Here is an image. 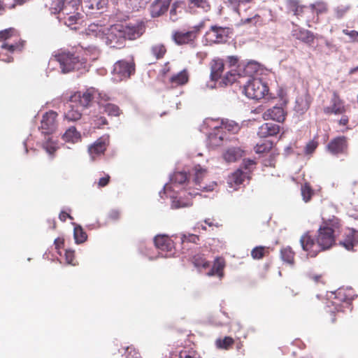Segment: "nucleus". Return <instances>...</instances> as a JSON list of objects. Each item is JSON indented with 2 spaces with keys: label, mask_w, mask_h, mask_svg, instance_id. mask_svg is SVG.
<instances>
[{
  "label": "nucleus",
  "mask_w": 358,
  "mask_h": 358,
  "mask_svg": "<svg viewBox=\"0 0 358 358\" xmlns=\"http://www.w3.org/2000/svg\"><path fill=\"white\" fill-rule=\"evenodd\" d=\"M243 92L251 99L259 100L268 94V87L260 78H249Z\"/></svg>",
  "instance_id": "nucleus-8"
},
{
  "label": "nucleus",
  "mask_w": 358,
  "mask_h": 358,
  "mask_svg": "<svg viewBox=\"0 0 358 358\" xmlns=\"http://www.w3.org/2000/svg\"><path fill=\"white\" fill-rule=\"evenodd\" d=\"M240 16L241 17V19L239 24L242 25L250 24L256 26L261 20V17L257 13H252L251 15L248 17H243L241 13V15Z\"/></svg>",
  "instance_id": "nucleus-33"
},
{
  "label": "nucleus",
  "mask_w": 358,
  "mask_h": 358,
  "mask_svg": "<svg viewBox=\"0 0 358 358\" xmlns=\"http://www.w3.org/2000/svg\"><path fill=\"white\" fill-rule=\"evenodd\" d=\"M325 45L329 50L330 52H332L336 51V45L334 44H333L331 41L326 40Z\"/></svg>",
  "instance_id": "nucleus-63"
},
{
  "label": "nucleus",
  "mask_w": 358,
  "mask_h": 358,
  "mask_svg": "<svg viewBox=\"0 0 358 358\" xmlns=\"http://www.w3.org/2000/svg\"><path fill=\"white\" fill-rule=\"evenodd\" d=\"M241 73L243 76H248L249 78H252V75L257 72L259 69V64L257 62L250 61L246 64H242Z\"/></svg>",
  "instance_id": "nucleus-30"
},
{
  "label": "nucleus",
  "mask_w": 358,
  "mask_h": 358,
  "mask_svg": "<svg viewBox=\"0 0 358 358\" xmlns=\"http://www.w3.org/2000/svg\"><path fill=\"white\" fill-rule=\"evenodd\" d=\"M109 180H110V176L108 175L100 178L99 180V183H98L99 186V187H105L106 185H108Z\"/></svg>",
  "instance_id": "nucleus-61"
},
{
  "label": "nucleus",
  "mask_w": 358,
  "mask_h": 358,
  "mask_svg": "<svg viewBox=\"0 0 358 358\" xmlns=\"http://www.w3.org/2000/svg\"><path fill=\"white\" fill-rule=\"evenodd\" d=\"M166 50L164 45L156 44L152 46L151 52L157 59H161L164 57Z\"/></svg>",
  "instance_id": "nucleus-38"
},
{
  "label": "nucleus",
  "mask_w": 358,
  "mask_h": 358,
  "mask_svg": "<svg viewBox=\"0 0 358 358\" xmlns=\"http://www.w3.org/2000/svg\"><path fill=\"white\" fill-rule=\"evenodd\" d=\"M299 6L297 0H287V8L289 12L293 13L297 12V8Z\"/></svg>",
  "instance_id": "nucleus-50"
},
{
  "label": "nucleus",
  "mask_w": 358,
  "mask_h": 358,
  "mask_svg": "<svg viewBox=\"0 0 358 358\" xmlns=\"http://www.w3.org/2000/svg\"><path fill=\"white\" fill-rule=\"evenodd\" d=\"M224 64L221 59H215L210 64V80L216 81L220 77L224 71Z\"/></svg>",
  "instance_id": "nucleus-24"
},
{
  "label": "nucleus",
  "mask_w": 358,
  "mask_h": 358,
  "mask_svg": "<svg viewBox=\"0 0 358 358\" xmlns=\"http://www.w3.org/2000/svg\"><path fill=\"white\" fill-rule=\"evenodd\" d=\"M108 141V136H102L89 147L88 152L92 161H94L96 157L104 153Z\"/></svg>",
  "instance_id": "nucleus-17"
},
{
  "label": "nucleus",
  "mask_w": 358,
  "mask_h": 358,
  "mask_svg": "<svg viewBox=\"0 0 358 358\" xmlns=\"http://www.w3.org/2000/svg\"><path fill=\"white\" fill-rule=\"evenodd\" d=\"M317 148V143L315 142H310L308 143L305 148L306 152L307 154H311L314 152L315 148Z\"/></svg>",
  "instance_id": "nucleus-58"
},
{
  "label": "nucleus",
  "mask_w": 358,
  "mask_h": 358,
  "mask_svg": "<svg viewBox=\"0 0 358 358\" xmlns=\"http://www.w3.org/2000/svg\"><path fill=\"white\" fill-rule=\"evenodd\" d=\"M241 77H243L241 73V65H238V69H231L230 71L227 73L222 79V83L225 85L232 84L236 81L238 78Z\"/></svg>",
  "instance_id": "nucleus-31"
},
{
  "label": "nucleus",
  "mask_w": 358,
  "mask_h": 358,
  "mask_svg": "<svg viewBox=\"0 0 358 358\" xmlns=\"http://www.w3.org/2000/svg\"><path fill=\"white\" fill-rule=\"evenodd\" d=\"M120 217V211L117 209L111 210L108 215V219L113 221L117 220Z\"/></svg>",
  "instance_id": "nucleus-54"
},
{
  "label": "nucleus",
  "mask_w": 358,
  "mask_h": 358,
  "mask_svg": "<svg viewBox=\"0 0 358 358\" xmlns=\"http://www.w3.org/2000/svg\"><path fill=\"white\" fill-rule=\"evenodd\" d=\"M343 33L347 36H348L351 41H356L358 38V31L355 30L349 31L348 29H343Z\"/></svg>",
  "instance_id": "nucleus-53"
},
{
  "label": "nucleus",
  "mask_w": 358,
  "mask_h": 358,
  "mask_svg": "<svg viewBox=\"0 0 358 358\" xmlns=\"http://www.w3.org/2000/svg\"><path fill=\"white\" fill-rule=\"evenodd\" d=\"M187 180V176L185 171L175 172L170 177V182L166 183L164 186L162 191L159 192V196L163 198V194H169V196L172 199L171 208L173 209H178L192 206L191 201L189 200L183 201L181 200V196L178 197L175 194L177 193Z\"/></svg>",
  "instance_id": "nucleus-4"
},
{
  "label": "nucleus",
  "mask_w": 358,
  "mask_h": 358,
  "mask_svg": "<svg viewBox=\"0 0 358 358\" xmlns=\"http://www.w3.org/2000/svg\"><path fill=\"white\" fill-rule=\"evenodd\" d=\"M222 127L224 131L225 129H227L228 131H234L238 129V125L234 122H231L230 123H229V124Z\"/></svg>",
  "instance_id": "nucleus-60"
},
{
  "label": "nucleus",
  "mask_w": 358,
  "mask_h": 358,
  "mask_svg": "<svg viewBox=\"0 0 358 358\" xmlns=\"http://www.w3.org/2000/svg\"><path fill=\"white\" fill-rule=\"evenodd\" d=\"M203 26L204 22H201L199 24L194 26L190 31H175L173 32L172 39L178 45L189 43L195 39L197 34Z\"/></svg>",
  "instance_id": "nucleus-11"
},
{
  "label": "nucleus",
  "mask_w": 358,
  "mask_h": 358,
  "mask_svg": "<svg viewBox=\"0 0 358 358\" xmlns=\"http://www.w3.org/2000/svg\"><path fill=\"white\" fill-rule=\"evenodd\" d=\"M292 33L294 38L305 43L311 44L313 42L314 36L310 31L295 26Z\"/></svg>",
  "instance_id": "nucleus-21"
},
{
  "label": "nucleus",
  "mask_w": 358,
  "mask_h": 358,
  "mask_svg": "<svg viewBox=\"0 0 358 358\" xmlns=\"http://www.w3.org/2000/svg\"><path fill=\"white\" fill-rule=\"evenodd\" d=\"M89 33H94L110 48H121L124 46L127 39L134 40L142 34L138 26L113 24L109 27L92 24L88 28Z\"/></svg>",
  "instance_id": "nucleus-1"
},
{
  "label": "nucleus",
  "mask_w": 358,
  "mask_h": 358,
  "mask_svg": "<svg viewBox=\"0 0 358 358\" xmlns=\"http://www.w3.org/2000/svg\"><path fill=\"white\" fill-rule=\"evenodd\" d=\"M57 6L66 16L64 18V23L71 29L76 30L78 25L83 22L81 13L78 10L80 6L81 0H57Z\"/></svg>",
  "instance_id": "nucleus-6"
},
{
  "label": "nucleus",
  "mask_w": 358,
  "mask_h": 358,
  "mask_svg": "<svg viewBox=\"0 0 358 358\" xmlns=\"http://www.w3.org/2000/svg\"><path fill=\"white\" fill-rule=\"evenodd\" d=\"M193 263L196 267L207 268L210 266V263L200 256L194 257Z\"/></svg>",
  "instance_id": "nucleus-45"
},
{
  "label": "nucleus",
  "mask_w": 358,
  "mask_h": 358,
  "mask_svg": "<svg viewBox=\"0 0 358 358\" xmlns=\"http://www.w3.org/2000/svg\"><path fill=\"white\" fill-rule=\"evenodd\" d=\"M243 153V150L238 147L229 148L223 154V157L227 162H234L240 159Z\"/></svg>",
  "instance_id": "nucleus-27"
},
{
  "label": "nucleus",
  "mask_w": 358,
  "mask_h": 358,
  "mask_svg": "<svg viewBox=\"0 0 358 358\" xmlns=\"http://www.w3.org/2000/svg\"><path fill=\"white\" fill-rule=\"evenodd\" d=\"M255 165V162L252 159H244L242 164V168L238 169L229 176L227 184L229 187L234 190L237 189V186L243 184L244 181L250 178V174Z\"/></svg>",
  "instance_id": "nucleus-9"
},
{
  "label": "nucleus",
  "mask_w": 358,
  "mask_h": 358,
  "mask_svg": "<svg viewBox=\"0 0 358 358\" xmlns=\"http://www.w3.org/2000/svg\"><path fill=\"white\" fill-rule=\"evenodd\" d=\"M23 46V42L22 43H11L8 44V43L3 42L1 47L3 49H8V50L10 52H13L15 50L20 51Z\"/></svg>",
  "instance_id": "nucleus-42"
},
{
  "label": "nucleus",
  "mask_w": 358,
  "mask_h": 358,
  "mask_svg": "<svg viewBox=\"0 0 358 358\" xmlns=\"http://www.w3.org/2000/svg\"><path fill=\"white\" fill-rule=\"evenodd\" d=\"M62 138L64 142L74 144L81 140V135L76 128L72 126L66 129Z\"/></svg>",
  "instance_id": "nucleus-26"
},
{
  "label": "nucleus",
  "mask_w": 358,
  "mask_h": 358,
  "mask_svg": "<svg viewBox=\"0 0 358 358\" xmlns=\"http://www.w3.org/2000/svg\"><path fill=\"white\" fill-rule=\"evenodd\" d=\"M135 71L133 62L124 59L116 62L111 71V79L114 83H120L128 79Z\"/></svg>",
  "instance_id": "nucleus-10"
},
{
  "label": "nucleus",
  "mask_w": 358,
  "mask_h": 358,
  "mask_svg": "<svg viewBox=\"0 0 358 358\" xmlns=\"http://www.w3.org/2000/svg\"><path fill=\"white\" fill-rule=\"evenodd\" d=\"M345 111L343 102L340 99L336 92L333 94L331 99V105L324 108V112L326 114H343Z\"/></svg>",
  "instance_id": "nucleus-18"
},
{
  "label": "nucleus",
  "mask_w": 358,
  "mask_h": 358,
  "mask_svg": "<svg viewBox=\"0 0 358 358\" xmlns=\"http://www.w3.org/2000/svg\"><path fill=\"white\" fill-rule=\"evenodd\" d=\"M154 243L162 257H169L173 254L174 243L166 235H157L154 238Z\"/></svg>",
  "instance_id": "nucleus-14"
},
{
  "label": "nucleus",
  "mask_w": 358,
  "mask_h": 358,
  "mask_svg": "<svg viewBox=\"0 0 358 358\" xmlns=\"http://www.w3.org/2000/svg\"><path fill=\"white\" fill-rule=\"evenodd\" d=\"M280 131V126L272 122L263 124L259 127L257 135L260 138H266L277 135Z\"/></svg>",
  "instance_id": "nucleus-20"
},
{
  "label": "nucleus",
  "mask_w": 358,
  "mask_h": 358,
  "mask_svg": "<svg viewBox=\"0 0 358 358\" xmlns=\"http://www.w3.org/2000/svg\"><path fill=\"white\" fill-rule=\"evenodd\" d=\"M358 243V231L350 229L346 235L344 241H341L340 244L346 250H352L355 245Z\"/></svg>",
  "instance_id": "nucleus-25"
},
{
  "label": "nucleus",
  "mask_w": 358,
  "mask_h": 358,
  "mask_svg": "<svg viewBox=\"0 0 358 358\" xmlns=\"http://www.w3.org/2000/svg\"><path fill=\"white\" fill-rule=\"evenodd\" d=\"M178 19L177 9L175 5H173L170 10V20L173 22L177 21Z\"/></svg>",
  "instance_id": "nucleus-59"
},
{
  "label": "nucleus",
  "mask_w": 358,
  "mask_h": 358,
  "mask_svg": "<svg viewBox=\"0 0 358 358\" xmlns=\"http://www.w3.org/2000/svg\"><path fill=\"white\" fill-rule=\"evenodd\" d=\"M224 266V260L221 257H217L214 261L212 268L208 272L207 275L208 276L217 275L219 278H222Z\"/></svg>",
  "instance_id": "nucleus-29"
},
{
  "label": "nucleus",
  "mask_w": 358,
  "mask_h": 358,
  "mask_svg": "<svg viewBox=\"0 0 358 358\" xmlns=\"http://www.w3.org/2000/svg\"><path fill=\"white\" fill-rule=\"evenodd\" d=\"M230 33L231 29L229 27L213 25L206 32V36L210 43H222L227 41Z\"/></svg>",
  "instance_id": "nucleus-13"
},
{
  "label": "nucleus",
  "mask_w": 358,
  "mask_h": 358,
  "mask_svg": "<svg viewBox=\"0 0 358 358\" xmlns=\"http://www.w3.org/2000/svg\"><path fill=\"white\" fill-rule=\"evenodd\" d=\"M265 250H266V248L263 247V246L255 247L251 251V255H252V258L255 259H262L264 255Z\"/></svg>",
  "instance_id": "nucleus-44"
},
{
  "label": "nucleus",
  "mask_w": 358,
  "mask_h": 358,
  "mask_svg": "<svg viewBox=\"0 0 358 358\" xmlns=\"http://www.w3.org/2000/svg\"><path fill=\"white\" fill-rule=\"evenodd\" d=\"M253 0H228V6L234 12L241 15L240 6L252 2Z\"/></svg>",
  "instance_id": "nucleus-36"
},
{
  "label": "nucleus",
  "mask_w": 358,
  "mask_h": 358,
  "mask_svg": "<svg viewBox=\"0 0 358 358\" xmlns=\"http://www.w3.org/2000/svg\"><path fill=\"white\" fill-rule=\"evenodd\" d=\"M272 147V143L268 142L262 144H257L255 148V152L257 153H263L268 151Z\"/></svg>",
  "instance_id": "nucleus-48"
},
{
  "label": "nucleus",
  "mask_w": 358,
  "mask_h": 358,
  "mask_svg": "<svg viewBox=\"0 0 358 358\" xmlns=\"http://www.w3.org/2000/svg\"><path fill=\"white\" fill-rule=\"evenodd\" d=\"M179 358H198V357L194 352L184 350L180 352Z\"/></svg>",
  "instance_id": "nucleus-55"
},
{
  "label": "nucleus",
  "mask_w": 358,
  "mask_h": 358,
  "mask_svg": "<svg viewBox=\"0 0 358 358\" xmlns=\"http://www.w3.org/2000/svg\"><path fill=\"white\" fill-rule=\"evenodd\" d=\"M194 183L196 186L195 189L191 191L188 190L187 194L191 196H194L196 195H200L201 193L198 191L201 192H210L213 191L214 187L216 185L215 182H212L209 185L203 186L201 182L205 176L206 170L202 169L200 166H196L194 169Z\"/></svg>",
  "instance_id": "nucleus-12"
},
{
  "label": "nucleus",
  "mask_w": 358,
  "mask_h": 358,
  "mask_svg": "<svg viewBox=\"0 0 358 358\" xmlns=\"http://www.w3.org/2000/svg\"><path fill=\"white\" fill-rule=\"evenodd\" d=\"M150 0H129L131 4H133L135 7L142 8L144 7Z\"/></svg>",
  "instance_id": "nucleus-57"
},
{
  "label": "nucleus",
  "mask_w": 358,
  "mask_h": 358,
  "mask_svg": "<svg viewBox=\"0 0 358 358\" xmlns=\"http://www.w3.org/2000/svg\"><path fill=\"white\" fill-rule=\"evenodd\" d=\"M108 5V0H81L82 10L88 14H94L96 11L102 12Z\"/></svg>",
  "instance_id": "nucleus-16"
},
{
  "label": "nucleus",
  "mask_w": 358,
  "mask_h": 358,
  "mask_svg": "<svg viewBox=\"0 0 358 358\" xmlns=\"http://www.w3.org/2000/svg\"><path fill=\"white\" fill-rule=\"evenodd\" d=\"M331 295H334V299H337L338 301L347 302L349 303L348 301L352 299V297L345 294L344 290L342 289H338L335 292H331Z\"/></svg>",
  "instance_id": "nucleus-40"
},
{
  "label": "nucleus",
  "mask_w": 358,
  "mask_h": 358,
  "mask_svg": "<svg viewBox=\"0 0 358 358\" xmlns=\"http://www.w3.org/2000/svg\"><path fill=\"white\" fill-rule=\"evenodd\" d=\"M190 8L196 7L201 9L203 12H208L210 9V6L207 0H187Z\"/></svg>",
  "instance_id": "nucleus-35"
},
{
  "label": "nucleus",
  "mask_w": 358,
  "mask_h": 358,
  "mask_svg": "<svg viewBox=\"0 0 358 358\" xmlns=\"http://www.w3.org/2000/svg\"><path fill=\"white\" fill-rule=\"evenodd\" d=\"M347 148L346 138L339 136L331 140L327 145L328 150L333 155H338L345 151Z\"/></svg>",
  "instance_id": "nucleus-19"
},
{
  "label": "nucleus",
  "mask_w": 358,
  "mask_h": 358,
  "mask_svg": "<svg viewBox=\"0 0 358 358\" xmlns=\"http://www.w3.org/2000/svg\"><path fill=\"white\" fill-rule=\"evenodd\" d=\"M332 306H334V308H331L329 306V310H327V311L331 312V313H334L335 311L339 312L341 310V306L337 303L336 301H332Z\"/></svg>",
  "instance_id": "nucleus-62"
},
{
  "label": "nucleus",
  "mask_w": 358,
  "mask_h": 358,
  "mask_svg": "<svg viewBox=\"0 0 358 358\" xmlns=\"http://www.w3.org/2000/svg\"><path fill=\"white\" fill-rule=\"evenodd\" d=\"M65 259L67 264L75 265L76 264L73 263L74 250H66L65 252Z\"/></svg>",
  "instance_id": "nucleus-52"
},
{
  "label": "nucleus",
  "mask_w": 358,
  "mask_h": 358,
  "mask_svg": "<svg viewBox=\"0 0 358 358\" xmlns=\"http://www.w3.org/2000/svg\"><path fill=\"white\" fill-rule=\"evenodd\" d=\"M12 37H18V32L14 28H8L0 31V40L6 41Z\"/></svg>",
  "instance_id": "nucleus-37"
},
{
  "label": "nucleus",
  "mask_w": 358,
  "mask_h": 358,
  "mask_svg": "<svg viewBox=\"0 0 358 358\" xmlns=\"http://www.w3.org/2000/svg\"><path fill=\"white\" fill-rule=\"evenodd\" d=\"M103 110L110 116H119L120 108L117 106L113 103H107L103 106Z\"/></svg>",
  "instance_id": "nucleus-39"
},
{
  "label": "nucleus",
  "mask_w": 358,
  "mask_h": 358,
  "mask_svg": "<svg viewBox=\"0 0 358 358\" xmlns=\"http://www.w3.org/2000/svg\"><path fill=\"white\" fill-rule=\"evenodd\" d=\"M73 238L76 244L83 243L87 241V235L80 225L73 223Z\"/></svg>",
  "instance_id": "nucleus-32"
},
{
  "label": "nucleus",
  "mask_w": 358,
  "mask_h": 358,
  "mask_svg": "<svg viewBox=\"0 0 358 358\" xmlns=\"http://www.w3.org/2000/svg\"><path fill=\"white\" fill-rule=\"evenodd\" d=\"M124 351L126 358H141L139 353L132 346L127 347Z\"/></svg>",
  "instance_id": "nucleus-47"
},
{
  "label": "nucleus",
  "mask_w": 358,
  "mask_h": 358,
  "mask_svg": "<svg viewBox=\"0 0 358 358\" xmlns=\"http://www.w3.org/2000/svg\"><path fill=\"white\" fill-rule=\"evenodd\" d=\"M91 119L94 124L98 127L107 124V120L105 117L99 115H92Z\"/></svg>",
  "instance_id": "nucleus-46"
},
{
  "label": "nucleus",
  "mask_w": 358,
  "mask_h": 358,
  "mask_svg": "<svg viewBox=\"0 0 358 358\" xmlns=\"http://www.w3.org/2000/svg\"><path fill=\"white\" fill-rule=\"evenodd\" d=\"M189 80V76L187 70L183 69L179 73L172 76L170 78V83L172 87L185 85Z\"/></svg>",
  "instance_id": "nucleus-28"
},
{
  "label": "nucleus",
  "mask_w": 358,
  "mask_h": 358,
  "mask_svg": "<svg viewBox=\"0 0 358 358\" xmlns=\"http://www.w3.org/2000/svg\"><path fill=\"white\" fill-rule=\"evenodd\" d=\"M169 0H155L150 6V14L152 17H157L163 15L169 8Z\"/></svg>",
  "instance_id": "nucleus-22"
},
{
  "label": "nucleus",
  "mask_w": 358,
  "mask_h": 358,
  "mask_svg": "<svg viewBox=\"0 0 358 358\" xmlns=\"http://www.w3.org/2000/svg\"><path fill=\"white\" fill-rule=\"evenodd\" d=\"M301 191L303 200L305 202H308V201H310L313 195V190L310 186L306 183L305 185L301 186Z\"/></svg>",
  "instance_id": "nucleus-41"
},
{
  "label": "nucleus",
  "mask_w": 358,
  "mask_h": 358,
  "mask_svg": "<svg viewBox=\"0 0 358 358\" xmlns=\"http://www.w3.org/2000/svg\"><path fill=\"white\" fill-rule=\"evenodd\" d=\"M280 256L283 262L293 265L294 253L290 247L282 248L280 250Z\"/></svg>",
  "instance_id": "nucleus-34"
},
{
  "label": "nucleus",
  "mask_w": 358,
  "mask_h": 358,
  "mask_svg": "<svg viewBox=\"0 0 358 358\" xmlns=\"http://www.w3.org/2000/svg\"><path fill=\"white\" fill-rule=\"evenodd\" d=\"M335 242L334 230L332 228L324 226L318 229L317 241L307 233L300 238V243L303 250L308 252L311 257H315L318 252L330 248Z\"/></svg>",
  "instance_id": "nucleus-3"
},
{
  "label": "nucleus",
  "mask_w": 358,
  "mask_h": 358,
  "mask_svg": "<svg viewBox=\"0 0 358 358\" xmlns=\"http://www.w3.org/2000/svg\"><path fill=\"white\" fill-rule=\"evenodd\" d=\"M59 217L60 220H62L63 222H65L67 217L70 218L71 220H73V217L69 214H68L64 211L61 212V213L59 215Z\"/></svg>",
  "instance_id": "nucleus-64"
},
{
  "label": "nucleus",
  "mask_w": 358,
  "mask_h": 358,
  "mask_svg": "<svg viewBox=\"0 0 358 358\" xmlns=\"http://www.w3.org/2000/svg\"><path fill=\"white\" fill-rule=\"evenodd\" d=\"M100 96L101 94L94 87L87 89L83 92L74 93L64 105V120L76 122L79 120L83 115H90L87 113V109L92 107L93 103L99 100Z\"/></svg>",
  "instance_id": "nucleus-2"
},
{
  "label": "nucleus",
  "mask_w": 358,
  "mask_h": 358,
  "mask_svg": "<svg viewBox=\"0 0 358 358\" xmlns=\"http://www.w3.org/2000/svg\"><path fill=\"white\" fill-rule=\"evenodd\" d=\"M57 113L56 112L50 110L43 114L41 121L40 129L41 133L45 136L43 147L49 155H52L57 148V143L50 136L57 129Z\"/></svg>",
  "instance_id": "nucleus-5"
},
{
  "label": "nucleus",
  "mask_w": 358,
  "mask_h": 358,
  "mask_svg": "<svg viewBox=\"0 0 358 358\" xmlns=\"http://www.w3.org/2000/svg\"><path fill=\"white\" fill-rule=\"evenodd\" d=\"M227 136V133L224 130L223 127H215L214 130L208 136L207 146L210 148H215L226 144L228 141H231Z\"/></svg>",
  "instance_id": "nucleus-15"
},
{
  "label": "nucleus",
  "mask_w": 358,
  "mask_h": 358,
  "mask_svg": "<svg viewBox=\"0 0 358 358\" xmlns=\"http://www.w3.org/2000/svg\"><path fill=\"white\" fill-rule=\"evenodd\" d=\"M227 62L229 63L231 67L237 66L238 64V57L237 56H228L227 57Z\"/></svg>",
  "instance_id": "nucleus-56"
},
{
  "label": "nucleus",
  "mask_w": 358,
  "mask_h": 358,
  "mask_svg": "<svg viewBox=\"0 0 358 358\" xmlns=\"http://www.w3.org/2000/svg\"><path fill=\"white\" fill-rule=\"evenodd\" d=\"M57 62L59 64L61 72L68 73L73 71H79L85 67V60L69 52H62L55 55L50 63Z\"/></svg>",
  "instance_id": "nucleus-7"
},
{
  "label": "nucleus",
  "mask_w": 358,
  "mask_h": 358,
  "mask_svg": "<svg viewBox=\"0 0 358 358\" xmlns=\"http://www.w3.org/2000/svg\"><path fill=\"white\" fill-rule=\"evenodd\" d=\"M264 120H273L278 122H282L285 120V112L282 108L279 106H274L268 109L263 114Z\"/></svg>",
  "instance_id": "nucleus-23"
},
{
  "label": "nucleus",
  "mask_w": 358,
  "mask_h": 358,
  "mask_svg": "<svg viewBox=\"0 0 358 358\" xmlns=\"http://www.w3.org/2000/svg\"><path fill=\"white\" fill-rule=\"evenodd\" d=\"M234 343V341L230 337H225L223 339H217L216 341V345L218 348L227 349Z\"/></svg>",
  "instance_id": "nucleus-43"
},
{
  "label": "nucleus",
  "mask_w": 358,
  "mask_h": 358,
  "mask_svg": "<svg viewBox=\"0 0 358 358\" xmlns=\"http://www.w3.org/2000/svg\"><path fill=\"white\" fill-rule=\"evenodd\" d=\"M350 9L349 6L341 5L335 8L336 15L338 18H341Z\"/></svg>",
  "instance_id": "nucleus-49"
},
{
  "label": "nucleus",
  "mask_w": 358,
  "mask_h": 358,
  "mask_svg": "<svg viewBox=\"0 0 358 358\" xmlns=\"http://www.w3.org/2000/svg\"><path fill=\"white\" fill-rule=\"evenodd\" d=\"M180 239H181L182 243L188 241V242L196 243L197 242V241L199 240V236L196 235H194V234H188V235L182 234V236L180 237Z\"/></svg>",
  "instance_id": "nucleus-51"
}]
</instances>
